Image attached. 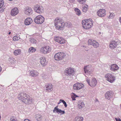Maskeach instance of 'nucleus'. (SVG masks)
Returning a JSON list of instances; mask_svg holds the SVG:
<instances>
[{
	"label": "nucleus",
	"mask_w": 121,
	"mask_h": 121,
	"mask_svg": "<svg viewBox=\"0 0 121 121\" xmlns=\"http://www.w3.org/2000/svg\"><path fill=\"white\" fill-rule=\"evenodd\" d=\"M88 8V6L85 4L83 5L82 10L83 12H86Z\"/></svg>",
	"instance_id": "nucleus-25"
},
{
	"label": "nucleus",
	"mask_w": 121,
	"mask_h": 121,
	"mask_svg": "<svg viewBox=\"0 0 121 121\" xmlns=\"http://www.w3.org/2000/svg\"><path fill=\"white\" fill-rule=\"evenodd\" d=\"M95 48H97L99 47V44L96 41L94 42V43L92 45Z\"/></svg>",
	"instance_id": "nucleus-33"
},
{
	"label": "nucleus",
	"mask_w": 121,
	"mask_h": 121,
	"mask_svg": "<svg viewBox=\"0 0 121 121\" xmlns=\"http://www.w3.org/2000/svg\"><path fill=\"white\" fill-rule=\"evenodd\" d=\"M32 8L30 7L26 8L24 9V13L28 15L31 14L32 13Z\"/></svg>",
	"instance_id": "nucleus-15"
},
{
	"label": "nucleus",
	"mask_w": 121,
	"mask_h": 121,
	"mask_svg": "<svg viewBox=\"0 0 121 121\" xmlns=\"http://www.w3.org/2000/svg\"><path fill=\"white\" fill-rule=\"evenodd\" d=\"M4 3V1L3 0H0V7H3Z\"/></svg>",
	"instance_id": "nucleus-42"
},
{
	"label": "nucleus",
	"mask_w": 121,
	"mask_h": 121,
	"mask_svg": "<svg viewBox=\"0 0 121 121\" xmlns=\"http://www.w3.org/2000/svg\"><path fill=\"white\" fill-rule=\"evenodd\" d=\"M11 32H10L9 33V35H10V34H11Z\"/></svg>",
	"instance_id": "nucleus-55"
},
{
	"label": "nucleus",
	"mask_w": 121,
	"mask_h": 121,
	"mask_svg": "<svg viewBox=\"0 0 121 121\" xmlns=\"http://www.w3.org/2000/svg\"><path fill=\"white\" fill-rule=\"evenodd\" d=\"M59 54V53L58 52L56 54L54 55V59L55 60L58 61L61 60Z\"/></svg>",
	"instance_id": "nucleus-24"
},
{
	"label": "nucleus",
	"mask_w": 121,
	"mask_h": 121,
	"mask_svg": "<svg viewBox=\"0 0 121 121\" xmlns=\"http://www.w3.org/2000/svg\"><path fill=\"white\" fill-rule=\"evenodd\" d=\"M10 121H18V120L15 117L12 116L10 118Z\"/></svg>",
	"instance_id": "nucleus-36"
},
{
	"label": "nucleus",
	"mask_w": 121,
	"mask_h": 121,
	"mask_svg": "<svg viewBox=\"0 0 121 121\" xmlns=\"http://www.w3.org/2000/svg\"><path fill=\"white\" fill-rule=\"evenodd\" d=\"M23 121H30L28 119H26L24 120Z\"/></svg>",
	"instance_id": "nucleus-51"
},
{
	"label": "nucleus",
	"mask_w": 121,
	"mask_h": 121,
	"mask_svg": "<svg viewBox=\"0 0 121 121\" xmlns=\"http://www.w3.org/2000/svg\"><path fill=\"white\" fill-rule=\"evenodd\" d=\"M84 86V85L82 83L78 82L75 83L73 86V88L75 90H79L82 88Z\"/></svg>",
	"instance_id": "nucleus-12"
},
{
	"label": "nucleus",
	"mask_w": 121,
	"mask_h": 121,
	"mask_svg": "<svg viewBox=\"0 0 121 121\" xmlns=\"http://www.w3.org/2000/svg\"><path fill=\"white\" fill-rule=\"evenodd\" d=\"M112 94L111 92L108 91L105 94L106 99L108 100L112 97Z\"/></svg>",
	"instance_id": "nucleus-21"
},
{
	"label": "nucleus",
	"mask_w": 121,
	"mask_h": 121,
	"mask_svg": "<svg viewBox=\"0 0 121 121\" xmlns=\"http://www.w3.org/2000/svg\"><path fill=\"white\" fill-rule=\"evenodd\" d=\"M115 119L116 121H121V120L119 118H116Z\"/></svg>",
	"instance_id": "nucleus-48"
},
{
	"label": "nucleus",
	"mask_w": 121,
	"mask_h": 121,
	"mask_svg": "<svg viewBox=\"0 0 121 121\" xmlns=\"http://www.w3.org/2000/svg\"><path fill=\"white\" fill-rule=\"evenodd\" d=\"M44 21V18L42 16L40 15L36 16L34 19L35 22L36 24H41Z\"/></svg>",
	"instance_id": "nucleus-7"
},
{
	"label": "nucleus",
	"mask_w": 121,
	"mask_h": 121,
	"mask_svg": "<svg viewBox=\"0 0 121 121\" xmlns=\"http://www.w3.org/2000/svg\"><path fill=\"white\" fill-rule=\"evenodd\" d=\"M58 53H59V55L61 60L64 58L65 56V54L63 52H59Z\"/></svg>",
	"instance_id": "nucleus-28"
},
{
	"label": "nucleus",
	"mask_w": 121,
	"mask_h": 121,
	"mask_svg": "<svg viewBox=\"0 0 121 121\" xmlns=\"http://www.w3.org/2000/svg\"><path fill=\"white\" fill-rule=\"evenodd\" d=\"M4 8L2 7H0V13H2L4 12Z\"/></svg>",
	"instance_id": "nucleus-44"
},
{
	"label": "nucleus",
	"mask_w": 121,
	"mask_h": 121,
	"mask_svg": "<svg viewBox=\"0 0 121 121\" xmlns=\"http://www.w3.org/2000/svg\"><path fill=\"white\" fill-rule=\"evenodd\" d=\"M18 9L17 8H15L11 10V14L12 16L16 15L18 13Z\"/></svg>",
	"instance_id": "nucleus-18"
},
{
	"label": "nucleus",
	"mask_w": 121,
	"mask_h": 121,
	"mask_svg": "<svg viewBox=\"0 0 121 121\" xmlns=\"http://www.w3.org/2000/svg\"><path fill=\"white\" fill-rule=\"evenodd\" d=\"M82 47H84V48H85H85H86V46H83V45H82Z\"/></svg>",
	"instance_id": "nucleus-54"
},
{
	"label": "nucleus",
	"mask_w": 121,
	"mask_h": 121,
	"mask_svg": "<svg viewBox=\"0 0 121 121\" xmlns=\"http://www.w3.org/2000/svg\"><path fill=\"white\" fill-rule=\"evenodd\" d=\"M110 15L108 17V18L109 19L113 18L115 14L114 13H110Z\"/></svg>",
	"instance_id": "nucleus-38"
},
{
	"label": "nucleus",
	"mask_w": 121,
	"mask_h": 121,
	"mask_svg": "<svg viewBox=\"0 0 121 121\" xmlns=\"http://www.w3.org/2000/svg\"><path fill=\"white\" fill-rule=\"evenodd\" d=\"M71 97H77V96L74 93H71Z\"/></svg>",
	"instance_id": "nucleus-43"
},
{
	"label": "nucleus",
	"mask_w": 121,
	"mask_h": 121,
	"mask_svg": "<svg viewBox=\"0 0 121 121\" xmlns=\"http://www.w3.org/2000/svg\"><path fill=\"white\" fill-rule=\"evenodd\" d=\"M109 68L111 71H115L119 69V67L116 64H113L110 66Z\"/></svg>",
	"instance_id": "nucleus-16"
},
{
	"label": "nucleus",
	"mask_w": 121,
	"mask_h": 121,
	"mask_svg": "<svg viewBox=\"0 0 121 121\" xmlns=\"http://www.w3.org/2000/svg\"><path fill=\"white\" fill-rule=\"evenodd\" d=\"M86 81L88 84L91 87H94L97 84V81L95 78H93L91 81H90L89 78H87L86 79Z\"/></svg>",
	"instance_id": "nucleus-8"
},
{
	"label": "nucleus",
	"mask_w": 121,
	"mask_h": 121,
	"mask_svg": "<svg viewBox=\"0 0 121 121\" xmlns=\"http://www.w3.org/2000/svg\"><path fill=\"white\" fill-rule=\"evenodd\" d=\"M29 40L32 43H36L37 42L36 40L34 39L30 38Z\"/></svg>",
	"instance_id": "nucleus-37"
},
{
	"label": "nucleus",
	"mask_w": 121,
	"mask_h": 121,
	"mask_svg": "<svg viewBox=\"0 0 121 121\" xmlns=\"http://www.w3.org/2000/svg\"><path fill=\"white\" fill-rule=\"evenodd\" d=\"M39 73L36 71L33 70L30 71V74L32 77H36L38 75Z\"/></svg>",
	"instance_id": "nucleus-19"
},
{
	"label": "nucleus",
	"mask_w": 121,
	"mask_h": 121,
	"mask_svg": "<svg viewBox=\"0 0 121 121\" xmlns=\"http://www.w3.org/2000/svg\"><path fill=\"white\" fill-rule=\"evenodd\" d=\"M17 98L26 104H30L32 102L33 99L25 93H22L18 95Z\"/></svg>",
	"instance_id": "nucleus-1"
},
{
	"label": "nucleus",
	"mask_w": 121,
	"mask_h": 121,
	"mask_svg": "<svg viewBox=\"0 0 121 121\" xmlns=\"http://www.w3.org/2000/svg\"><path fill=\"white\" fill-rule=\"evenodd\" d=\"M83 119V118L82 117H77L75 118L74 121H82Z\"/></svg>",
	"instance_id": "nucleus-32"
},
{
	"label": "nucleus",
	"mask_w": 121,
	"mask_h": 121,
	"mask_svg": "<svg viewBox=\"0 0 121 121\" xmlns=\"http://www.w3.org/2000/svg\"><path fill=\"white\" fill-rule=\"evenodd\" d=\"M54 23L56 28L59 30H62L65 25L64 22L62 21L61 19L58 18L55 19Z\"/></svg>",
	"instance_id": "nucleus-2"
},
{
	"label": "nucleus",
	"mask_w": 121,
	"mask_h": 121,
	"mask_svg": "<svg viewBox=\"0 0 121 121\" xmlns=\"http://www.w3.org/2000/svg\"><path fill=\"white\" fill-rule=\"evenodd\" d=\"M52 86L51 84H48L45 88L46 90L50 92L52 90Z\"/></svg>",
	"instance_id": "nucleus-22"
},
{
	"label": "nucleus",
	"mask_w": 121,
	"mask_h": 121,
	"mask_svg": "<svg viewBox=\"0 0 121 121\" xmlns=\"http://www.w3.org/2000/svg\"><path fill=\"white\" fill-rule=\"evenodd\" d=\"M69 1L71 3H73L75 1V0H69Z\"/></svg>",
	"instance_id": "nucleus-50"
},
{
	"label": "nucleus",
	"mask_w": 121,
	"mask_h": 121,
	"mask_svg": "<svg viewBox=\"0 0 121 121\" xmlns=\"http://www.w3.org/2000/svg\"><path fill=\"white\" fill-rule=\"evenodd\" d=\"M1 67L0 66V72L1 71Z\"/></svg>",
	"instance_id": "nucleus-53"
},
{
	"label": "nucleus",
	"mask_w": 121,
	"mask_h": 121,
	"mask_svg": "<svg viewBox=\"0 0 121 121\" xmlns=\"http://www.w3.org/2000/svg\"><path fill=\"white\" fill-rule=\"evenodd\" d=\"M59 113H60L61 114H63L65 113V112L64 111H63L61 110L60 111H59Z\"/></svg>",
	"instance_id": "nucleus-46"
},
{
	"label": "nucleus",
	"mask_w": 121,
	"mask_h": 121,
	"mask_svg": "<svg viewBox=\"0 0 121 121\" xmlns=\"http://www.w3.org/2000/svg\"><path fill=\"white\" fill-rule=\"evenodd\" d=\"M84 70L86 74L88 76L92 75L93 69L91 65H89L85 66Z\"/></svg>",
	"instance_id": "nucleus-5"
},
{
	"label": "nucleus",
	"mask_w": 121,
	"mask_h": 121,
	"mask_svg": "<svg viewBox=\"0 0 121 121\" xmlns=\"http://www.w3.org/2000/svg\"><path fill=\"white\" fill-rule=\"evenodd\" d=\"M95 41L93 39H90L88 41V43L89 45H92L94 42Z\"/></svg>",
	"instance_id": "nucleus-34"
},
{
	"label": "nucleus",
	"mask_w": 121,
	"mask_h": 121,
	"mask_svg": "<svg viewBox=\"0 0 121 121\" xmlns=\"http://www.w3.org/2000/svg\"><path fill=\"white\" fill-rule=\"evenodd\" d=\"M65 72L68 75L71 76L74 74V71L73 68L70 67L66 69Z\"/></svg>",
	"instance_id": "nucleus-14"
},
{
	"label": "nucleus",
	"mask_w": 121,
	"mask_h": 121,
	"mask_svg": "<svg viewBox=\"0 0 121 121\" xmlns=\"http://www.w3.org/2000/svg\"><path fill=\"white\" fill-rule=\"evenodd\" d=\"M54 39L55 41L60 44H64L65 42V40L64 39L59 36L55 37Z\"/></svg>",
	"instance_id": "nucleus-13"
},
{
	"label": "nucleus",
	"mask_w": 121,
	"mask_h": 121,
	"mask_svg": "<svg viewBox=\"0 0 121 121\" xmlns=\"http://www.w3.org/2000/svg\"><path fill=\"white\" fill-rule=\"evenodd\" d=\"M35 118L38 121H40L42 119V117L41 115H36Z\"/></svg>",
	"instance_id": "nucleus-26"
},
{
	"label": "nucleus",
	"mask_w": 121,
	"mask_h": 121,
	"mask_svg": "<svg viewBox=\"0 0 121 121\" xmlns=\"http://www.w3.org/2000/svg\"><path fill=\"white\" fill-rule=\"evenodd\" d=\"M40 63L43 66H45L47 64V62L46 61V58L44 57H41L40 58Z\"/></svg>",
	"instance_id": "nucleus-17"
},
{
	"label": "nucleus",
	"mask_w": 121,
	"mask_h": 121,
	"mask_svg": "<svg viewBox=\"0 0 121 121\" xmlns=\"http://www.w3.org/2000/svg\"><path fill=\"white\" fill-rule=\"evenodd\" d=\"M35 11L36 13L39 14H41L44 12V8L41 6L38 5H35L34 7Z\"/></svg>",
	"instance_id": "nucleus-9"
},
{
	"label": "nucleus",
	"mask_w": 121,
	"mask_h": 121,
	"mask_svg": "<svg viewBox=\"0 0 121 121\" xmlns=\"http://www.w3.org/2000/svg\"><path fill=\"white\" fill-rule=\"evenodd\" d=\"M9 61L11 63H13L15 62V60L13 58H10L9 59Z\"/></svg>",
	"instance_id": "nucleus-39"
},
{
	"label": "nucleus",
	"mask_w": 121,
	"mask_h": 121,
	"mask_svg": "<svg viewBox=\"0 0 121 121\" xmlns=\"http://www.w3.org/2000/svg\"><path fill=\"white\" fill-rule=\"evenodd\" d=\"M96 14L97 16L99 17H104L106 15V11L104 9H101L97 11Z\"/></svg>",
	"instance_id": "nucleus-10"
},
{
	"label": "nucleus",
	"mask_w": 121,
	"mask_h": 121,
	"mask_svg": "<svg viewBox=\"0 0 121 121\" xmlns=\"http://www.w3.org/2000/svg\"><path fill=\"white\" fill-rule=\"evenodd\" d=\"M86 0H77L78 2L80 4H82L86 1Z\"/></svg>",
	"instance_id": "nucleus-40"
},
{
	"label": "nucleus",
	"mask_w": 121,
	"mask_h": 121,
	"mask_svg": "<svg viewBox=\"0 0 121 121\" xmlns=\"http://www.w3.org/2000/svg\"><path fill=\"white\" fill-rule=\"evenodd\" d=\"M63 102L62 103H63V104H64V106L65 107H66L67 106V105L66 104V103L64 100V101H63Z\"/></svg>",
	"instance_id": "nucleus-47"
},
{
	"label": "nucleus",
	"mask_w": 121,
	"mask_h": 121,
	"mask_svg": "<svg viewBox=\"0 0 121 121\" xmlns=\"http://www.w3.org/2000/svg\"><path fill=\"white\" fill-rule=\"evenodd\" d=\"M85 104L82 101H79L78 104V108L80 109L84 106Z\"/></svg>",
	"instance_id": "nucleus-23"
},
{
	"label": "nucleus",
	"mask_w": 121,
	"mask_h": 121,
	"mask_svg": "<svg viewBox=\"0 0 121 121\" xmlns=\"http://www.w3.org/2000/svg\"><path fill=\"white\" fill-rule=\"evenodd\" d=\"M82 23L83 28L86 29L91 28L93 26L92 20L91 18L83 20Z\"/></svg>",
	"instance_id": "nucleus-3"
},
{
	"label": "nucleus",
	"mask_w": 121,
	"mask_h": 121,
	"mask_svg": "<svg viewBox=\"0 0 121 121\" xmlns=\"http://www.w3.org/2000/svg\"><path fill=\"white\" fill-rule=\"evenodd\" d=\"M76 14L78 16L80 15L81 13L80 10L77 8H75L74 9Z\"/></svg>",
	"instance_id": "nucleus-30"
},
{
	"label": "nucleus",
	"mask_w": 121,
	"mask_h": 121,
	"mask_svg": "<svg viewBox=\"0 0 121 121\" xmlns=\"http://www.w3.org/2000/svg\"><path fill=\"white\" fill-rule=\"evenodd\" d=\"M51 48L49 46H43L40 49V52L42 54H46L51 51Z\"/></svg>",
	"instance_id": "nucleus-6"
},
{
	"label": "nucleus",
	"mask_w": 121,
	"mask_h": 121,
	"mask_svg": "<svg viewBox=\"0 0 121 121\" xmlns=\"http://www.w3.org/2000/svg\"><path fill=\"white\" fill-rule=\"evenodd\" d=\"M20 39L19 36L18 35L14 36L13 38V40L15 41H18Z\"/></svg>",
	"instance_id": "nucleus-35"
},
{
	"label": "nucleus",
	"mask_w": 121,
	"mask_h": 121,
	"mask_svg": "<svg viewBox=\"0 0 121 121\" xmlns=\"http://www.w3.org/2000/svg\"><path fill=\"white\" fill-rule=\"evenodd\" d=\"M33 21L31 18H28L26 19L25 21V24L26 25H29Z\"/></svg>",
	"instance_id": "nucleus-20"
},
{
	"label": "nucleus",
	"mask_w": 121,
	"mask_h": 121,
	"mask_svg": "<svg viewBox=\"0 0 121 121\" xmlns=\"http://www.w3.org/2000/svg\"><path fill=\"white\" fill-rule=\"evenodd\" d=\"M60 110L61 109L58 108V106H56L54 108V109L53 110V112L59 113V111H60Z\"/></svg>",
	"instance_id": "nucleus-31"
},
{
	"label": "nucleus",
	"mask_w": 121,
	"mask_h": 121,
	"mask_svg": "<svg viewBox=\"0 0 121 121\" xmlns=\"http://www.w3.org/2000/svg\"><path fill=\"white\" fill-rule=\"evenodd\" d=\"M116 50L117 52H119V51L121 50V47L119 46V45L116 47Z\"/></svg>",
	"instance_id": "nucleus-41"
},
{
	"label": "nucleus",
	"mask_w": 121,
	"mask_h": 121,
	"mask_svg": "<svg viewBox=\"0 0 121 121\" xmlns=\"http://www.w3.org/2000/svg\"><path fill=\"white\" fill-rule=\"evenodd\" d=\"M75 97H71V98H72V100H75Z\"/></svg>",
	"instance_id": "nucleus-52"
},
{
	"label": "nucleus",
	"mask_w": 121,
	"mask_h": 121,
	"mask_svg": "<svg viewBox=\"0 0 121 121\" xmlns=\"http://www.w3.org/2000/svg\"><path fill=\"white\" fill-rule=\"evenodd\" d=\"M21 50L19 49L15 50L13 52L14 54L15 55H19L21 54Z\"/></svg>",
	"instance_id": "nucleus-29"
},
{
	"label": "nucleus",
	"mask_w": 121,
	"mask_h": 121,
	"mask_svg": "<svg viewBox=\"0 0 121 121\" xmlns=\"http://www.w3.org/2000/svg\"><path fill=\"white\" fill-rule=\"evenodd\" d=\"M36 49L33 47H31L28 50V52L29 53H34L36 51Z\"/></svg>",
	"instance_id": "nucleus-27"
},
{
	"label": "nucleus",
	"mask_w": 121,
	"mask_h": 121,
	"mask_svg": "<svg viewBox=\"0 0 121 121\" xmlns=\"http://www.w3.org/2000/svg\"><path fill=\"white\" fill-rule=\"evenodd\" d=\"M119 43L116 40H113L111 41L109 45V48L112 49L115 48L119 45Z\"/></svg>",
	"instance_id": "nucleus-11"
},
{
	"label": "nucleus",
	"mask_w": 121,
	"mask_h": 121,
	"mask_svg": "<svg viewBox=\"0 0 121 121\" xmlns=\"http://www.w3.org/2000/svg\"><path fill=\"white\" fill-rule=\"evenodd\" d=\"M9 0L10 1H12L13 0Z\"/></svg>",
	"instance_id": "nucleus-56"
},
{
	"label": "nucleus",
	"mask_w": 121,
	"mask_h": 121,
	"mask_svg": "<svg viewBox=\"0 0 121 121\" xmlns=\"http://www.w3.org/2000/svg\"><path fill=\"white\" fill-rule=\"evenodd\" d=\"M41 76L43 79H45L47 78L46 76L44 74H42Z\"/></svg>",
	"instance_id": "nucleus-45"
},
{
	"label": "nucleus",
	"mask_w": 121,
	"mask_h": 121,
	"mask_svg": "<svg viewBox=\"0 0 121 121\" xmlns=\"http://www.w3.org/2000/svg\"><path fill=\"white\" fill-rule=\"evenodd\" d=\"M106 80L110 83L114 82L116 80V78L114 75L110 73L106 74L104 76Z\"/></svg>",
	"instance_id": "nucleus-4"
},
{
	"label": "nucleus",
	"mask_w": 121,
	"mask_h": 121,
	"mask_svg": "<svg viewBox=\"0 0 121 121\" xmlns=\"http://www.w3.org/2000/svg\"><path fill=\"white\" fill-rule=\"evenodd\" d=\"M63 101H64V100L61 99H60V101H59V102L58 103V104H60L61 102L62 103V102H63Z\"/></svg>",
	"instance_id": "nucleus-49"
}]
</instances>
